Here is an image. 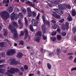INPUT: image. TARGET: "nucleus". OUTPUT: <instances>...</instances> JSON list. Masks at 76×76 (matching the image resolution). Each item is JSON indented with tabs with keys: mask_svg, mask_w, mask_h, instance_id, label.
Instances as JSON below:
<instances>
[{
	"mask_svg": "<svg viewBox=\"0 0 76 76\" xmlns=\"http://www.w3.org/2000/svg\"><path fill=\"white\" fill-rule=\"evenodd\" d=\"M50 39L52 40L53 41H55L56 40V37H51Z\"/></svg>",
	"mask_w": 76,
	"mask_h": 76,
	"instance_id": "obj_26",
	"label": "nucleus"
},
{
	"mask_svg": "<svg viewBox=\"0 0 76 76\" xmlns=\"http://www.w3.org/2000/svg\"><path fill=\"white\" fill-rule=\"evenodd\" d=\"M61 35L62 36H64V37L66 35V33L65 32H62L61 33Z\"/></svg>",
	"mask_w": 76,
	"mask_h": 76,
	"instance_id": "obj_35",
	"label": "nucleus"
},
{
	"mask_svg": "<svg viewBox=\"0 0 76 76\" xmlns=\"http://www.w3.org/2000/svg\"><path fill=\"white\" fill-rule=\"evenodd\" d=\"M18 23L20 25V26H21V28H22L23 27V23H22V20H18Z\"/></svg>",
	"mask_w": 76,
	"mask_h": 76,
	"instance_id": "obj_12",
	"label": "nucleus"
},
{
	"mask_svg": "<svg viewBox=\"0 0 76 76\" xmlns=\"http://www.w3.org/2000/svg\"><path fill=\"white\" fill-rule=\"evenodd\" d=\"M22 56H23V54L21 53H19L17 55V57L18 58H21L22 57Z\"/></svg>",
	"mask_w": 76,
	"mask_h": 76,
	"instance_id": "obj_19",
	"label": "nucleus"
},
{
	"mask_svg": "<svg viewBox=\"0 0 76 76\" xmlns=\"http://www.w3.org/2000/svg\"><path fill=\"white\" fill-rule=\"evenodd\" d=\"M11 18L12 20L15 19V12H13L11 15Z\"/></svg>",
	"mask_w": 76,
	"mask_h": 76,
	"instance_id": "obj_16",
	"label": "nucleus"
},
{
	"mask_svg": "<svg viewBox=\"0 0 76 76\" xmlns=\"http://www.w3.org/2000/svg\"><path fill=\"white\" fill-rule=\"evenodd\" d=\"M72 31H73V33H75V32H76V27L75 28H74L73 29H72Z\"/></svg>",
	"mask_w": 76,
	"mask_h": 76,
	"instance_id": "obj_47",
	"label": "nucleus"
},
{
	"mask_svg": "<svg viewBox=\"0 0 76 76\" xmlns=\"http://www.w3.org/2000/svg\"><path fill=\"white\" fill-rule=\"evenodd\" d=\"M1 16L3 19L6 20L9 18V14L7 11H2L1 12Z\"/></svg>",
	"mask_w": 76,
	"mask_h": 76,
	"instance_id": "obj_3",
	"label": "nucleus"
},
{
	"mask_svg": "<svg viewBox=\"0 0 76 76\" xmlns=\"http://www.w3.org/2000/svg\"><path fill=\"white\" fill-rule=\"evenodd\" d=\"M62 29L63 31L65 30V26L63 24L62 25Z\"/></svg>",
	"mask_w": 76,
	"mask_h": 76,
	"instance_id": "obj_42",
	"label": "nucleus"
},
{
	"mask_svg": "<svg viewBox=\"0 0 76 76\" xmlns=\"http://www.w3.org/2000/svg\"><path fill=\"white\" fill-rule=\"evenodd\" d=\"M15 72H17V73H19V75H23V72H19V69H18L11 68L10 70H7V72L6 73L5 76H13L12 75L10 74L9 73H15Z\"/></svg>",
	"mask_w": 76,
	"mask_h": 76,
	"instance_id": "obj_1",
	"label": "nucleus"
},
{
	"mask_svg": "<svg viewBox=\"0 0 76 76\" xmlns=\"http://www.w3.org/2000/svg\"><path fill=\"white\" fill-rule=\"evenodd\" d=\"M57 38L58 40H61V37L60 35H58L57 36Z\"/></svg>",
	"mask_w": 76,
	"mask_h": 76,
	"instance_id": "obj_38",
	"label": "nucleus"
},
{
	"mask_svg": "<svg viewBox=\"0 0 76 76\" xmlns=\"http://www.w3.org/2000/svg\"><path fill=\"white\" fill-rule=\"evenodd\" d=\"M72 15L73 16H75L76 15V11L75 10H72Z\"/></svg>",
	"mask_w": 76,
	"mask_h": 76,
	"instance_id": "obj_22",
	"label": "nucleus"
},
{
	"mask_svg": "<svg viewBox=\"0 0 76 76\" xmlns=\"http://www.w3.org/2000/svg\"><path fill=\"white\" fill-rule=\"evenodd\" d=\"M58 13H59V14H61L63 13V11L60 10V9H59Z\"/></svg>",
	"mask_w": 76,
	"mask_h": 76,
	"instance_id": "obj_30",
	"label": "nucleus"
},
{
	"mask_svg": "<svg viewBox=\"0 0 76 76\" xmlns=\"http://www.w3.org/2000/svg\"><path fill=\"white\" fill-rule=\"evenodd\" d=\"M24 44V42L23 41H20L19 45H23Z\"/></svg>",
	"mask_w": 76,
	"mask_h": 76,
	"instance_id": "obj_39",
	"label": "nucleus"
},
{
	"mask_svg": "<svg viewBox=\"0 0 76 76\" xmlns=\"http://www.w3.org/2000/svg\"><path fill=\"white\" fill-rule=\"evenodd\" d=\"M33 26H37V24L36 23V22H34V23H33Z\"/></svg>",
	"mask_w": 76,
	"mask_h": 76,
	"instance_id": "obj_49",
	"label": "nucleus"
},
{
	"mask_svg": "<svg viewBox=\"0 0 76 76\" xmlns=\"http://www.w3.org/2000/svg\"><path fill=\"white\" fill-rule=\"evenodd\" d=\"M47 67L49 70H50L51 69V64L49 63H48L47 64Z\"/></svg>",
	"mask_w": 76,
	"mask_h": 76,
	"instance_id": "obj_21",
	"label": "nucleus"
},
{
	"mask_svg": "<svg viewBox=\"0 0 76 76\" xmlns=\"http://www.w3.org/2000/svg\"><path fill=\"white\" fill-rule=\"evenodd\" d=\"M28 15L29 17H31L32 16V12H28Z\"/></svg>",
	"mask_w": 76,
	"mask_h": 76,
	"instance_id": "obj_44",
	"label": "nucleus"
},
{
	"mask_svg": "<svg viewBox=\"0 0 76 76\" xmlns=\"http://www.w3.org/2000/svg\"><path fill=\"white\" fill-rule=\"evenodd\" d=\"M24 32L25 33L26 37H25L24 39H26L27 38L28 35V32L27 29H26L25 30Z\"/></svg>",
	"mask_w": 76,
	"mask_h": 76,
	"instance_id": "obj_11",
	"label": "nucleus"
},
{
	"mask_svg": "<svg viewBox=\"0 0 76 76\" xmlns=\"http://www.w3.org/2000/svg\"><path fill=\"white\" fill-rule=\"evenodd\" d=\"M19 10L18 8H16L15 10V11L16 12H19Z\"/></svg>",
	"mask_w": 76,
	"mask_h": 76,
	"instance_id": "obj_53",
	"label": "nucleus"
},
{
	"mask_svg": "<svg viewBox=\"0 0 76 76\" xmlns=\"http://www.w3.org/2000/svg\"><path fill=\"white\" fill-rule=\"evenodd\" d=\"M15 20H17L18 19V18H19V15L18 14H16L15 15Z\"/></svg>",
	"mask_w": 76,
	"mask_h": 76,
	"instance_id": "obj_32",
	"label": "nucleus"
},
{
	"mask_svg": "<svg viewBox=\"0 0 76 76\" xmlns=\"http://www.w3.org/2000/svg\"><path fill=\"white\" fill-rule=\"evenodd\" d=\"M25 25H26L27 26L28 25V20L26 19V18H25Z\"/></svg>",
	"mask_w": 76,
	"mask_h": 76,
	"instance_id": "obj_36",
	"label": "nucleus"
},
{
	"mask_svg": "<svg viewBox=\"0 0 76 76\" xmlns=\"http://www.w3.org/2000/svg\"><path fill=\"white\" fill-rule=\"evenodd\" d=\"M24 69L26 70H27L28 69V66L26 65L24 66Z\"/></svg>",
	"mask_w": 76,
	"mask_h": 76,
	"instance_id": "obj_29",
	"label": "nucleus"
},
{
	"mask_svg": "<svg viewBox=\"0 0 76 76\" xmlns=\"http://www.w3.org/2000/svg\"><path fill=\"white\" fill-rule=\"evenodd\" d=\"M53 10H54V11H55L56 12H58V10H59V9H53Z\"/></svg>",
	"mask_w": 76,
	"mask_h": 76,
	"instance_id": "obj_51",
	"label": "nucleus"
},
{
	"mask_svg": "<svg viewBox=\"0 0 76 76\" xmlns=\"http://www.w3.org/2000/svg\"><path fill=\"white\" fill-rule=\"evenodd\" d=\"M42 31L43 32L44 34L46 33V28H45V26L44 25H42Z\"/></svg>",
	"mask_w": 76,
	"mask_h": 76,
	"instance_id": "obj_9",
	"label": "nucleus"
},
{
	"mask_svg": "<svg viewBox=\"0 0 76 76\" xmlns=\"http://www.w3.org/2000/svg\"><path fill=\"white\" fill-rule=\"evenodd\" d=\"M27 12L28 13H30L31 12H32L31 11V8H29V7H28L27 8Z\"/></svg>",
	"mask_w": 76,
	"mask_h": 76,
	"instance_id": "obj_34",
	"label": "nucleus"
},
{
	"mask_svg": "<svg viewBox=\"0 0 76 76\" xmlns=\"http://www.w3.org/2000/svg\"><path fill=\"white\" fill-rule=\"evenodd\" d=\"M60 29L58 28L57 29V32H58V33H60Z\"/></svg>",
	"mask_w": 76,
	"mask_h": 76,
	"instance_id": "obj_55",
	"label": "nucleus"
},
{
	"mask_svg": "<svg viewBox=\"0 0 76 76\" xmlns=\"http://www.w3.org/2000/svg\"><path fill=\"white\" fill-rule=\"evenodd\" d=\"M7 10L8 12L10 13H12V12L13 10V7H9Z\"/></svg>",
	"mask_w": 76,
	"mask_h": 76,
	"instance_id": "obj_10",
	"label": "nucleus"
},
{
	"mask_svg": "<svg viewBox=\"0 0 76 76\" xmlns=\"http://www.w3.org/2000/svg\"><path fill=\"white\" fill-rule=\"evenodd\" d=\"M4 62L3 60H0V64H2Z\"/></svg>",
	"mask_w": 76,
	"mask_h": 76,
	"instance_id": "obj_58",
	"label": "nucleus"
},
{
	"mask_svg": "<svg viewBox=\"0 0 76 76\" xmlns=\"http://www.w3.org/2000/svg\"><path fill=\"white\" fill-rule=\"evenodd\" d=\"M51 22L53 23H56V21L54 20H51Z\"/></svg>",
	"mask_w": 76,
	"mask_h": 76,
	"instance_id": "obj_52",
	"label": "nucleus"
},
{
	"mask_svg": "<svg viewBox=\"0 0 76 76\" xmlns=\"http://www.w3.org/2000/svg\"><path fill=\"white\" fill-rule=\"evenodd\" d=\"M61 9H64L68 8L69 9H71V6L69 5L65 4L64 5H60L58 6Z\"/></svg>",
	"mask_w": 76,
	"mask_h": 76,
	"instance_id": "obj_4",
	"label": "nucleus"
},
{
	"mask_svg": "<svg viewBox=\"0 0 76 76\" xmlns=\"http://www.w3.org/2000/svg\"><path fill=\"white\" fill-rule=\"evenodd\" d=\"M9 63L11 64H16L17 62L15 59H11L10 61H9Z\"/></svg>",
	"mask_w": 76,
	"mask_h": 76,
	"instance_id": "obj_7",
	"label": "nucleus"
},
{
	"mask_svg": "<svg viewBox=\"0 0 76 76\" xmlns=\"http://www.w3.org/2000/svg\"><path fill=\"white\" fill-rule=\"evenodd\" d=\"M1 71H0V73H4V69H1Z\"/></svg>",
	"mask_w": 76,
	"mask_h": 76,
	"instance_id": "obj_48",
	"label": "nucleus"
},
{
	"mask_svg": "<svg viewBox=\"0 0 76 76\" xmlns=\"http://www.w3.org/2000/svg\"><path fill=\"white\" fill-rule=\"evenodd\" d=\"M40 16V14L39 13L38 14V15L36 18V20H39V18Z\"/></svg>",
	"mask_w": 76,
	"mask_h": 76,
	"instance_id": "obj_40",
	"label": "nucleus"
},
{
	"mask_svg": "<svg viewBox=\"0 0 76 76\" xmlns=\"http://www.w3.org/2000/svg\"><path fill=\"white\" fill-rule=\"evenodd\" d=\"M69 60H72L73 59V56H71L69 58Z\"/></svg>",
	"mask_w": 76,
	"mask_h": 76,
	"instance_id": "obj_59",
	"label": "nucleus"
},
{
	"mask_svg": "<svg viewBox=\"0 0 76 76\" xmlns=\"http://www.w3.org/2000/svg\"><path fill=\"white\" fill-rule=\"evenodd\" d=\"M42 19L43 22L45 24V25H49L50 24V22L46 20L45 17L44 16H43Z\"/></svg>",
	"mask_w": 76,
	"mask_h": 76,
	"instance_id": "obj_6",
	"label": "nucleus"
},
{
	"mask_svg": "<svg viewBox=\"0 0 76 76\" xmlns=\"http://www.w3.org/2000/svg\"><path fill=\"white\" fill-rule=\"evenodd\" d=\"M9 28L12 33L14 38L17 39L18 38V32H17L16 29L11 25H9Z\"/></svg>",
	"mask_w": 76,
	"mask_h": 76,
	"instance_id": "obj_2",
	"label": "nucleus"
},
{
	"mask_svg": "<svg viewBox=\"0 0 76 76\" xmlns=\"http://www.w3.org/2000/svg\"><path fill=\"white\" fill-rule=\"evenodd\" d=\"M20 70H22V71H24V69H23V68L22 67H20Z\"/></svg>",
	"mask_w": 76,
	"mask_h": 76,
	"instance_id": "obj_62",
	"label": "nucleus"
},
{
	"mask_svg": "<svg viewBox=\"0 0 76 76\" xmlns=\"http://www.w3.org/2000/svg\"><path fill=\"white\" fill-rule=\"evenodd\" d=\"M33 17H35L37 16V14L34 12H33L32 13Z\"/></svg>",
	"mask_w": 76,
	"mask_h": 76,
	"instance_id": "obj_37",
	"label": "nucleus"
},
{
	"mask_svg": "<svg viewBox=\"0 0 76 76\" xmlns=\"http://www.w3.org/2000/svg\"><path fill=\"white\" fill-rule=\"evenodd\" d=\"M1 56L3 57H5V53H1Z\"/></svg>",
	"mask_w": 76,
	"mask_h": 76,
	"instance_id": "obj_43",
	"label": "nucleus"
},
{
	"mask_svg": "<svg viewBox=\"0 0 76 76\" xmlns=\"http://www.w3.org/2000/svg\"><path fill=\"white\" fill-rule=\"evenodd\" d=\"M21 10L23 13L25 14V13L26 12V10L23 7L21 8Z\"/></svg>",
	"mask_w": 76,
	"mask_h": 76,
	"instance_id": "obj_24",
	"label": "nucleus"
},
{
	"mask_svg": "<svg viewBox=\"0 0 76 76\" xmlns=\"http://www.w3.org/2000/svg\"><path fill=\"white\" fill-rule=\"evenodd\" d=\"M68 55H73V53H68Z\"/></svg>",
	"mask_w": 76,
	"mask_h": 76,
	"instance_id": "obj_63",
	"label": "nucleus"
},
{
	"mask_svg": "<svg viewBox=\"0 0 76 76\" xmlns=\"http://www.w3.org/2000/svg\"><path fill=\"white\" fill-rule=\"evenodd\" d=\"M57 34V31H53L52 33V35L53 36H54Z\"/></svg>",
	"mask_w": 76,
	"mask_h": 76,
	"instance_id": "obj_28",
	"label": "nucleus"
},
{
	"mask_svg": "<svg viewBox=\"0 0 76 76\" xmlns=\"http://www.w3.org/2000/svg\"><path fill=\"white\" fill-rule=\"evenodd\" d=\"M68 15H69V16L67 18L68 20H69V21H72V18L71 15H70V14L68 13Z\"/></svg>",
	"mask_w": 76,
	"mask_h": 76,
	"instance_id": "obj_15",
	"label": "nucleus"
},
{
	"mask_svg": "<svg viewBox=\"0 0 76 76\" xmlns=\"http://www.w3.org/2000/svg\"><path fill=\"white\" fill-rule=\"evenodd\" d=\"M12 24L15 27V28H18V24L16 23V22H12Z\"/></svg>",
	"mask_w": 76,
	"mask_h": 76,
	"instance_id": "obj_18",
	"label": "nucleus"
},
{
	"mask_svg": "<svg viewBox=\"0 0 76 76\" xmlns=\"http://www.w3.org/2000/svg\"><path fill=\"white\" fill-rule=\"evenodd\" d=\"M4 36L5 37H7L8 34V33H7V30L5 29H4Z\"/></svg>",
	"mask_w": 76,
	"mask_h": 76,
	"instance_id": "obj_14",
	"label": "nucleus"
},
{
	"mask_svg": "<svg viewBox=\"0 0 76 76\" xmlns=\"http://www.w3.org/2000/svg\"><path fill=\"white\" fill-rule=\"evenodd\" d=\"M64 21V19H63L59 21V22H60L61 23H63V22Z\"/></svg>",
	"mask_w": 76,
	"mask_h": 76,
	"instance_id": "obj_45",
	"label": "nucleus"
},
{
	"mask_svg": "<svg viewBox=\"0 0 76 76\" xmlns=\"http://www.w3.org/2000/svg\"><path fill=\"white\" fill-rule=\"evenodd\" d=\"M43 39L44 40H46L47 39V37L46 36H44V35H43Z\"/></svg>",
	"mask_w": 76,
	"mask_h": 76,
	"instance_id": "obj_56",
	"label": "nucleus"
},
{
	"mask_svg": "<svg viewBox=\"0 0 76 76\" xmlns=\"http://www.w3.org/2000/svg\"><path fill=\"white\" fill-rule=\"evenodd\" d=\"M14 53H15V50L12 49L8 51L6 53V54L7 56H11V55L14 54Z\"/></svg>",
	"mask_w": 76,
	"mask_h": 76,
	"instance_id": "obj_5",
	"label": "nucleus"
},
{
	"mask_svg": "<svg viewBox=\"0 0 76 76\" xmlns=\"http://www.w3.org/2000/svg\"><path fill=\"white\" fill-rule=\"evenodd\" d=\"M30 30H31L32 32H33L34 31V29H33V26L31 25H30Z\"/></svg>",
	"mask_w": 76,
	"mask_h": 76,
	"instance_id": "obj_27",
	"label": "nucleus"
},
{
	"mask_svg": "<svg viewBox=\"0 0 76 76\" xmlns=\"http://www.w3.org/2000/svg\"><path fill=\"white\" fill-rule=\"evenodd\" d=\"M40 37H36L35 39V41L37 42H39L40 40Z\"/></svg>",
	"mask_w": 76,
	"mask_h": 76,
	"instance_id": "obj_23",
	"label": "nucleus"
},
{
	"mask_svg": "<svg viewBox=\"0 0 76 76\" xmlns=\"http://www.w3.org/2000/svg\"><path fill=\"white\" fill-rule=\"evenodd\" d=\"M57 28V25L56 24H55L53 26V28L54 29H56Z\"/></svg>",
	"mask_w": 76,
	"mask_h": 76,
	"instance_id": "obj_41",
	"label": "nucleus"
},
{
	"mask_svg": "<svg viewBox=\"0 0 76 76\" xmlns=\"http://www.w3.org/2000/svg\"><path fill=\"white\" fill-rule=\"evenodd\" d=\"M19 16H20L21 18V19H23V14L22 13H19Z\"/></svg>",
	"mask_w": 76,
	"mask_h": 76,
	"instance_id": "obj_31",
	"label": "nucleus"
},
{
	"mask_svg": "<svg viewBox=\"0 0 76 76\" xmlns=\"http://www.w3.org/2000/svg\"><path fill=\"white\" fill-rule=\"evenodd\" d=\"M6 44L4 43V42H2L0 43V47H6Z\"/></svg>",
	"mask_w": 76,
	"mask_h": 76,
	"instance_id": "obj_17",
	"label": "nucleus"
},
{
	"mask_svg": "<svg viewBox=\"0 0 76 76\" xmlns=\"http://www.w3.org/2000/svg\"><path fill=\"white\" fill-rule=\"evenodd\" d=\"M30 5L31 6H32V7H35V5L34 4H30Z\"/></svg>",
	"mask_w": 76,
	"mask_h": 76,
	"instance_id": "obj_60",
	"label": "nucleus"
},
{
	"mask_svg": "<svg viewBox=\"0 0 76 76\" xmlns=\"http://www.w3.org/2000/svg\"><path fill=\"white\" fill-rule=\"evenodd\" d=\"M74 63H76V58H75L74 60Z\"/></svg>",
	"mask_w": 76,
	"mask_h": 76,
	"instance_id": "obj_64",
	"label": "nucleus"
},
{
	"mask_svg": "<svg viewBox=\"0 0 76 76\" xmlns=\"http://www.w3.org/2000/svg\"><path fill=\"white\" fill-rule=\"evenodd\" d=\"M31 22H32L33 23L35 22H36V21L34 19H33L31 20Z\"/></svg>",
	"mask_w": 76,
	"mask_h": 76,
	"instance_id": "obj_54",
	"label": "nucleus"
},
{
	"mask_svg": "<svg viewBox=\"0 0 76 76\" xmlns=\"http://www.w3.org/2000/svg\"><path fill=\"white\" fill-rule=\"evenodd\" d=\"M5 41H6L8 43H10V42L8 40V39H6L5 40Z\"/></svg>",
	"mask_w": 76,
	"mask_h": 76,
	"instance_id": "obj_61",
	"label": "nucleus"
},
{
	"mask_svg": "<svg viewBox=\"0 0 76 76\" xmlns=\"http://www.w3.org/2000/svg\"><path fill=\"white\" fill-rule=\"evenodd\" d=\"M36 37H41V36H42V33H41V32L38 31L36 33Z\"/></svg>",
	"mask_w": 76,
	"mask_h": 76,
	"instance_id": "obj_13",
	"label": "nucleus"
},
{
	"mask_svg": "<svg viewBox=\"0 0 76 76\" xmlns=\"http://www.w3.org/2000/svg\"><path fill=\"white\" fill-rule=\"evenodd\" d=\"M54 16L55 18H57V19H60L61 18L60 16L57 15V14L54 15Z\"/></svg>",
	"mask_w": 76,
	"mask_h": 76,
	"instance_id": "obj_20",
	"label": "nucleus"
},
{
	"mask_svg": "<svg viewBox=\"0 0 76 76\" xmlns=\"http://www.w3.org/2000/svg\"><path fill=\"white\" fill-rule=\"evenodd\" d=\"M55 55H56V54L55 53H50L49 54V56H55Z\"/></svg>",
	"mask_w": 76,
	"mask_h": 76,
	"instance_id": "obj_33",
	"label": "nucleus"
},
{
	"mask_svg": "<svg viewBox=\"0 0 76 76\" xmlns=\"http://www.w3.org/2000/svg\"><path fill=\"white\" fill-rule=\"evenodd\" d=\"M26 3L27 4H32V3L31 2H29V1H28L26 2Z\"/></svg>",
	"mask_w": 76,
	"mask_h": 76,
	"instance_id": "obj_57",
	"label": "nucleus"
},
{
	"mask_svg": "<svg viewBox=\"0 0 76 76\" xmlns=\"http://www.w3.org/2000/svg\"><path fill=\"white\" fill-rule=\"evenodd\" d=\"M65 25L66 26V27H67V28H69V23H68V22H66V23H65Z\"/></svg>",
	"mask_w": 76,
	"mask_h": 76,
	"instance_id": "obj_46",
	"label": "nucleus"
},
{
	"mask_svg": "<svg viewBox=\"0 0 76 76\" xmlns=\"http://www.w3.org/2000/svg\"><path fill=\"white\" fill-rule=\"evenodd\" d=\"M73 70H76V67L71 69V72H73Z\"/></svg>",
	"mask_w": 76,
	"mask_h": 76,
	"instance_id": "obj_50",
	"label": "nucleus"
},
{
	"mask_svg": "<svg viewBox=\"0 0 76 76\" xmlns=\"http://www.w3.org/2000/svg\"><path fill=\"white\" fill-rule=\"evenodd\" d=\"M60 52H61V50L60 49V48H58L56 51L57 55H59L60 56H63V54L60 53Z\"/></svg>",
	"mask_w": 76,
	"mask_h": 76,
	"instance_id": "obj_8",
	"label": "nucleus"
},
{
	"mask_svg": "<svg viewBox=\"0 0 76 76\" xmlns=\"http://www.w3.org/2000/svg\"><path fill=\"white\" fill-rule=\"evenodd\" d=\"M24 32L22 31L20 32V34L19 35V37H23L24 35Z\"/></svg>",
	"mask_w": 76,
	"mask_h": 76,
	"instance_id": "obj_25",
	"label": "nucleus"
}]
</instances>
